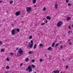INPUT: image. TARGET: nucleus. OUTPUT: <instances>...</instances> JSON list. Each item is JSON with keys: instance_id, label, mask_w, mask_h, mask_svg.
<instances>
[{"instance_id": "72a5a7b5", "label": "nucleus", "mask_w": 73, "mask_h": 73, "mask_svg": "<svg viewBox=\"0 0 73 73\" xmlns=\"http://www.w3.org/2000/svg\"><path fill=\"white\" fill-rule=\"evenodd\" d=\"M60 48H61V49H63V47L62 46H60Z\"/></svg>"}, {"instance_id": "58836bf2", "label": "nucleus", "mask_w": 73, "mask_h": 73, "mask_svg": "<svg viewBox=\"0 0 73 73\" xmlns=\"http://www.w3.org/2000/svg\"><path fill=\"white\" fill-rule=\"evenodd\" d=\"M16 49L17 50H19V48H16Z\"/></svg>"}, {"instance_id": "bb28decb", "label": "nucleus", "mask_w": 73, "mask_h": 73, "mask_svg": "<svg viewBox=\"0 0 73 73\" xmlns=\"http://www.w3.org/2000/svg\"><path fill=\"white\" fill-rule=\"evenodd\" d=\"M70 5H72V4L70 3H68V6H70Z\"/></svg>"}, {"instance_id": "603ef678", "label": "nucleus", "mask_w": 73, "mask_h": 73, "mask_svg": "<svg viewBox=\"0 0 73 73\" xmlns=\"http://www.w3.org/2000/svg\"><path fill=\"white\" fill-rule=\"evenodd\" d=\"M60 73H62V72H60Z\"/></svg>"}, {"instance_id": "f03ea898", "label": "nucleus", "mask_w": 73, "mask_h": 73, "mask_svg": "<svg viewBox=\"0 0 73 73\" xmlns=\"http://www.w3.org/2000/svg\"><path fill=\"white\" fill-rule=\"evenodd\" d=\"M26 9L27 12L30 13V12L32 11V7H27L26 8Z\"/></svg>"}, {"instance_id": "8fccbe9b", "label": "nucleus", "mask_w": 73, "mask_h": 73, "mask_svg": "<svg viewBox=\"0 0 73 73\" xmlns=\"http://www.w3.org/2000/svg\"><path fill=\"white\" fill-rule=\"evenodd\" d=\"M72 27H73V24H72Z\"/></svg>"}, {"instance_id": "3c124183", "label": "nucleus", "mask_w": 73, "mask_h": 73, "mask_svg": "<svg viewBox=\"0 0 73 73\" xmlns=\"http://www.w3.org/2000/svg\"><path fill=\"white\" fill-rule=\"evenodd\" d=\"M62 60H63V61H64V59H62Z\"/></svg>"}, {"instance_id": "473e14b6", "label": "nucleus", "mask_w": 73, "mask_h": 73, "mask_svg": "<svg viewBox=\"0 0 73 73\" xmlns=\"http://www.w3.org/2000/svg\"><path fill=\"white\" fill-rule=\"evenodd\" d=\"M45 23H42L41 24L42 25H44V24H45Z\"/></svg>"}, {"instance_id": "4be33fe9", "label": "nucleus", "mask_w": 73, "mask_h": 73, "mask_svg": "<svg viewBox=\"0 0 73 73\" xmlns=\"http://www.w3.org/2000/svg\"><path fill=\"white\" fill-rule=\"evenodd\" d=\"M72 31H68V33H72Z\"/></svg>"}, {"instance_id": "e433bc0d", "label": "nucleus", "mask_w": 73, "mask_h": 73, "mask_svg": "<svg viewBox=\"0 0 73 73\" xmlns=\"http://www.w3.org/2000/svg\"><path fill=\"white\" fill-rule=\"evenodd\" d=\"M68 28L69 29H71V27H70V26H68Z\"/></svg>"}, {"instance_id": "20e7f679", "label": "nucleus", "mask_w": 73, "mask_h": 73, "mask_svg": "<svg viewBox=\"0 0 73 73\" xmlns=\"http://www.w3.org/2000/svg\"><path fill=\"white\" fill-rule=\"evenodd\" d=\"M62 22L61 21H60L58 22L57 23V26L58 27H61L62 25Z\"/></svg>"}, {"instance_id": "6e6552de", "label": "nucleus", "mask_w": 73, "mask_h": 73, "mask_svg": "<svg viewBox=\"0 0 73 73\" xmlns=\"http://www.w3.org/2000/svg\"><path fill=\"white\" fill-rule=\"evenodd\" d=\"M54 8L55 9H57L58 8V5L57 4H55L54 6Z\"/></svg>"}, {"instance_id": "4c0bfd02", "label": "nucleus", "mask_w": 73, "mask_h": 73, "mask_svg": "<svg viewBox=\"0 0 73 73\" xmlns=\"http://www.w3.org/2000/svg\"><path fill=\"white\" fill-rule=\"evenodd\" d=\"M45 23L46 24L48 23V21L47 20H46Z\"/></svg>"}, {"instance_id": "2f4dec72", "label": "nucleus", "mask_w": 73, "mask_h": 73, "mask_svg": "<svg viewBox=\"0 0 73 73\" xmlns=\"http://www.w3.org/2000/svg\"><path fill=\"white\" fill-rule=\"evenodd\" d=\"M68 65H67L66 66V69H68Z\"/></svg>"}, {"instance_id": "b1692460", "label": "nucleus", "mask_w": 73, "mask_h": 73, "mask_svg": "<svg viewBox=\"0 0 73 73\" xmlns=\"http://www.w3.org/2000/svg\"><path fill=\"white\" fill-rule=\"evenodd\" d=\"M40 47L42 46H43V44H42L41 43L40 44Z\"/></svg>"}, {"instance_id": "dca6fc26", "label": "nucleus", "mask_w": 73, "mask_h": 73, "mask_svg": "<svg viewBox=\"0 0 73 73\" xmlns=\"http://www.w3.org/2000/svg\"><path fill=\"white\" fill-rule=\"evenodd\" d=\"M46 7H44L42 9L43 11H46Z\"/></svg>"}, {"instance_id": "2eb2a0df", "label": "nucleus", "mask_w": 73, "mask_h": 73, "mask_svg": "<svg viewBox=\"0 0 73 73\" xmlns=\"http://www.w3.org/2000/svg\"><path fill=\"white\" fill-rule=\"evenodd\" d=\"M13 3V1L12 0H11L10 1L9 3L12 4Z\"/></svg>"}, {"instance_id": "7ed1b4c3", "label": "nucleus", "mask_w": 73, "mask_h": 73, "mask_svg": "<svg viewBox=\"0 0 73 73\" xmlns=\"http://www.w3.org/2000/svg\"><path fill=\"white\" fill-rule=\"evenodd\" d=\"M31 43L29 44V47L31 48H32L33 45V40H31L30 41Z\"/></svg>"}, {"instance_id": "de8ad7c7", "label": "nucleus", "mask_w": 73, "mask_h": 73, "mask_svg": "<svg viewBox=\"0 0 73 73\" xmlns=\"http://www.w3.org/2000/svg\"><path fill=\"white\" fill-rule=\"evenodd\" d=\"M1 3V1H0V3Z\"/></svg>"}, {"instance_id": "c85d7f7f", "label": "nucleus", "mask_w": 73, "mask_h": 73, "mask_svg": "<svg viewBox=\"0 0 73 73\" xmlns=\"http://www.w3.org/2000/svg\"><path fill=\"white\" fill-rule=\"evenodd\" d=\"M9 67L8 66H7L6 67V69H9Z\"/></svg>"}, {"instance_id": "f704fd0d", "label": "nucleus", "mask_w": 73, "mask_h": 73, "mask_svg": "<svg viewBox=\"0 0 73 73\" xmlns=\"http://www.w3.org/2000/svg\"><path fill=\"white\" fill-rule=\"evenodd\" d=\"M58 45V43L56 44L55 45V46H57Z\"/></svg>"}, {"instance_id": "a878e982", "label": "nucleus", "mask_w": 73, "mask_h": 73, "mask_svg": "<svg viewBox=\"0 0 73 73\" xmlns=\"http://www.w3.org/2000/svg\"><path fill=\"white\" fill-rule=\"evenodd\" d=\"M6 60L7 61H9V59L8 58H7L6 59Z\"/></svg>"}, {"instance_id": "f257e3e1", "label": "nucleus", "mask_w": 73, "mask_h": 73, "mask_svg": "<svg viewBox=\"0 0 73 73\" xmlns=\"http://www.w3.org/2000/svg\"><path fill=\"white\" fill-rule=\"evenodd\" d=\"M32 66L33 68H35V66L33 65H30L28 67V69L29 70V72H31L32 71Z\"/></svg>"}, {"instance_id": "f8f14e48", "label": "nucleus", "mask_w": 73, "mask_h": 73, "mask_svg": "<svg viewBox=\"0 0 73 73\" xmlns=\"http://www.w3.org/2000/svg\"><path fill=\"white\" fill-rule=\"evenodd\" d=\"M29 61V58H27L25 59V62H27Z\"/></svg>"}, {"instance_id": "f3484780", "label": "nucleus", "mask_w": 73, "mask_h": 73, "mask_svg": "<svg viewBox=\"0 0 73 73\" xmlns=\"http://www.w3.org/2000/svg\"><path fill=\"white\" fill-rule=\"evenodd\" d=\"M29 39H32V36H30L29 37Z\"/></svg>"}, {"instance_id": "ddd939ff", "label": "nucleus", "mask_w": 73, "mask_h": 73, "mask_svg": "<svg viewBox=\"0 0 73 73\" xmlns=\"http://www.w3.org/2000/svg\"><path fill=\"white\" fill-rule=\"evenodd\" d=\"M71 19V18L70 17H67V20L68 21H69V20H70Z\"/></svg>"}, {"instance_id": "9d476101", "label": "nucleus", "mask_w": 73, "mask_h": 73, "mask_svg": "<svg viewBox=\"0 0 73 73\" xmlns=\"http://www.w3.org/2000/svg\"><path fill=\"white\" fill-rule=\"evenodd\" d=\"M46 18L48 20H50V19H51V18H50V17L49 16H47L46 17Z\"/></svg>"}, {"instance_id": "1a4fd4ad", "label": "nucleus", "mask_w": 73, "mask_h": 73, "mask_svg": "<svg viewBox=\"0 0 73 73\" xmlns=\"http://www.w3.org/2000/svg\"><path fill=\"white\" fill-rule=\"evenodd\" d=\"M60 73V71L58 70H55L54 71V73Z\"/></svg>"}, {"instance_id": "39448f33", "label": "nucleus", "mask_w": 73, "mask_h": 73, "mask_svg": "<svg viewBox=\"0 0 73 73\" xmlns=\"http://www.w3.org/2000/svg\"><path fill=\"white\" fill-rule=\"evenodd\" d=\"M18 53H19L20 54H23V52H24V51L22 50L21 48H20L19 49L18 51Z\"/></svg>"}, {"instance_id": "79ce46f5", "label": "nucleus", "mask_w": 73, "mask_h": 73, "mask_svg": "<svg viewBox=\"0 0 73 73\" xmlns=\"http://www.w3.org/2000/svg\"><path fill=\"white\" fill-rule=\"evenodd\" d=\"M34 7H35V8H36V5H34Z\"/></svg>"}, {"instance_id": "a19ab883", "label": "nucleus", "mask_w": 73, "mask_h": 73, "mask_svg": "<svg viewBox=\"0 0 73 73\" xmlns=\"http://www.w3.org/2000/svg\"><path fill=\"white\" fill-rule=\"evenodd\" d=\"M5 73H8V72L7 71H6L5 72Z\"/></svg>"}, {"instance_id": "c756f323", "label": "nucleus", "mask_w": 73, "mask_h": 73, "mask_svg": "<svg viewBox=\"0 0 73 73\" xmlns=\"http://www.w3.org/2000/svg\"><path fill=\"white\" fill-rule=\"evenodd\" d=\"M31 62H35V60H32Z\"/></svg>"}, {"instance_id": "ea45409f", "label": "nucleus", "mask_w": 73, "mask_h": 73, "mask_svg": "<svg viewBox=\"0 0 73 73\" xmlns=\"http://www.w3.org/2000/svg\"><path fill=\"white\" fill-rule=\"evenodd\" d=\"M69 44L70 45H71L72 44V43H71V42H70L69 43Z\"/></svg>"}, {"instance_id": "49530a36", "label": "nucleus", "mask_w": 73, "mask_h": 73, "mask_svg": "<svg viewBox=\"0 0 73 73\" xmlns=\"http://www.w3.org/2000/svg\"><path fill=\"white\" fill-rule=\"evenodd\" d=\"M43 20H45V18H43Z\"/></svg>"}, {"instance_id": "7c9ffc66", "label": "nucleus", "mask_w": 73, "mask_h": 73, "mask_svg": "<svg viewBox=\"0 0 73 73\" xmlns=\"http://www.w3.org/2000/svg\"><path fill=\"white\" fill-rule=\"evenodd\" d=\"M10 54L11 55V56H12V55H13V54H14L13 53H10Z\"/></svg>"}, {"instance_id": "37998d69", "label": "nucleus", "mask_w": 73, "mask_h": 73, "mask_svg": "<svg viewBox=\"0 0 73 73\" xmlns=\"http://www.w3.org/2000/svg\"><path fill=\"white\" fill-rule=\"evenodd\" d=\"M22 64H20V66H22Z\"/></svg>"}, {"instance_id": "4468645a", "label": "nucleus", "mask_w": 73, "mask_h": 73, "mask_svg": "<svg viewBox=\"0 0 73 73\" xmlns=\"http://www.w3.org/2000/svg\"><path fill=\"white\" fill-rule=\"evenodd\" d=\"M33 4H36V0H33Z\"/></svg>"}, {"instance_id": "412c9836", "label": "nucleus", "mask_w": 73, "mask_h": 73, "mask_svg": "<svg viewBox=\"0 0 73 73\" xmlns=\"http://www.w3.org/2000/svg\"><path fill=\"white\" fill-rule=\"evenodd\" d=\"M32 52H33V51H30L29 52V54H32Z\"/></svg>"}, {"instance_id": "09e8293b", "label": "nucleus", "mask_w": 73, "mask_h": 73, "mask_svg": "<svg viewBox=\"0 0 73 73\" xmlns=\"http://www.w3.org/2000/svg\"><path fill=\"white\" fill-rule=\"evenodd\" d=\"M26 70L27 71V70H28V69H26Z\"/></svg>"}, {"instance_id": "a18cd8bd", "label": "nucleus", "mask_w": 73, "mask_h": 73, "mask_svg": "<svg viewBox=\"0 0 73 73\" xmlns=\"http://www.w3.org/2000/svg\"><path fill=\"white\" fill-rule=\"evenodd\" d=\"M70 41V39H69V40H68V41Z\"/></svg>"}, {"instance_id": "5701e85b", "label": "nucleus", "mask_w": 73, "mask_h": 73, "mask_svg": "<svg viewBox=\"0 0 73 73\" xmlns=\"http://www.w3.org/2000/svg\"><path fill=\"white\" fill-rule=\"evenodd\" d=\"M17 32H20V30L19 29H17Z\"/></svg>"}, {"instance_id": "a211bd4d", "label": "nucleus", "mask_w": 73, "mask_h": 73, "mask_svg": "<svg viewBox=\"0 0 73 73\" xmlns=\"http://www.w3.org/2000/svg\"><path fill=\"white\" fill-rule=\"evenodd\" d=\"M55 44V43L54 42L52 44V47H54V46Z\"/></svg>"}, {"instance_id": "c9c22d12", "label": "nucleus", "mask_w": 73, "mask_h": 73, "mask_svg": "<svg viewBox=\"0 0 73 73\" xmlns=\"http://www.w3.org/2000/svg\"><path fill=\"white\" fill-rule=\"evenodd\" d=\"M66 3H68V2H69V0H66Z\"/></svg>"}, {"instance_id": "6ab92c4d", "label": "nucleus", "mask_w": 73, "mask_h": 73, "mask_svg": "<svg viewBox=\"0 0 73 73\" xmlns=\"http://www.w3.org/2000/svg\"><path fill=\"white\" fill-rule=\"evenodd\" d=\"M52 48H51V47H49L48 48H47V50H50Z\"/></svg>"}, {"instance_id": "393cba45", "label": "nucleus", "mask_w": 73, "mask_h": 73, "mask_svg": "<svg viewBox=\"0 0 73 73\" xmlns=\"http://www.w3.org/2000/svg\"><path fill=\"white\" fill-rule=\"evenodd\" d=\"M43 61V60H42V59H40V62H42Z\"/></svg>"}, {"instance_id": "5fc2aeb1", "label": "nucleus", "mask_w": 73, "mask_h": 73, "mask_svg": "<svg viewBox=\"0 0 73 73\" xmlns=\"http://www.w3.org/2000/svg\"><path fill=\"white\" fill-rule=\"evenodd\" d=\"M21 64H23V63Z\"/></svg>"}, {"instance_id": "c03bdc74", "label": "nucleus", "mask_w": 73, "mask_h": 73, "mask_svg": "<svg viewBox=\"0 0 73 73\" xmlns=\"http://www.w3.org/2000/svg\"><path fill=\"white\" fill-rule=\"evenodd\" d=\"M11 25H12V26H13V24H11Z\"/></svg>"}, {"instance_id": "cd10ccee", "label": "nucleus", "mask_w": 73, "mask_h": 73, "mask_svg": "<svg viewBox=\"0 0 73 73\" xmlns=\"http://www.w3.org/2000/svg\"><path fill=\"white\" fill-rule=\"evenodd\" d=\"M2 44H3V42L0 41V45H2Z\"/></svg>"}, {"instance_id": "0eeeda50", "label": "nucleus", "mask_w": 73, "mask_h": 73, "mask_svg": "<svg viewBox=\"0 0 73 73\" xmlns=\"http://www.w3.org/2000/svg\"><path fill=\"white\" fill-rule=\"evenodd\" d=\"M11 35H15V30H13L11 31Z\"/></svg>"}, {"instance_id": "aec40b11", "label": "nucleus", "mask_w": 73, "mask_h": 73, "mask_svg": "<svg viewBox=\"0 0 73 73\" xmlns=\"http://www.w3.org/2000/svg\"><path fill=\"white\" fill-rule=\"evenodd\" d=\"M4 49L1 48V52H4Z\"/></svg>"}, {"instance_id": "6e6d98bb", "label": "nucleus", "mask_w": 73, "mask_h": 73, "mask_svg": "<svg viewBox=\"0 0 73 73\" xmlns=\"http://www.w3.org/2000/svg\"><path fill=\"white\" fill-rule=\"evenodd\" d=\"M51 51H52V50H51Z\"/></svg>"}, {"instance_id": "9b49d317", "label": "nucleus", "mask_w": 73, "mask_h": 73, "mask_svg": "<svg viewBox=\"0 0 73 73\" xmlns=\"http://www.w3.org/2000/svg\"><path fill=\"white\" fill-rule=\"evenodd\" d=\"M36 46H37V44H35L33 47L34 49H36Z\"/></svg>"}, {"instance_id": "423d86ee", "label": "nucleus", "mask_w": 73, "mask_h": 73, "mask_svg": "<svg viewBox=\"0 0 73 73\" xmlns=\"http://www.w3.org/2000/svg\"><path fill=\"white\" fill-rule=\"evenodd\" d=\"M15 15L17 16H19V15H20V11L16 12Z\"/></svg>"}, {"instance_id": "864d4df0", "label": "nucleus", "mask_w": 73, "mask_h": 73, "mask_svg": "<svg viewBox=\"0 0 73 73\" xmlns=\"http://www.w3.org/2000/svg\"><path fill=\"white\" fill-rule=\"evenodd\" d=\"M34 73H36V72H35Z\"/></svg>"}]
</instances>
